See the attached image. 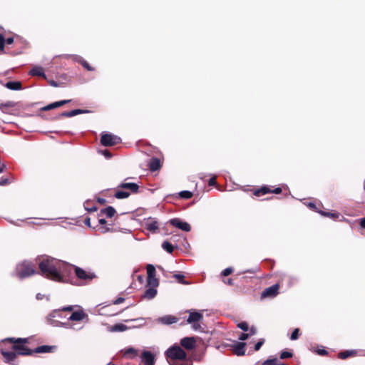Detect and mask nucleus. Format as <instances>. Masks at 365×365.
Instances as JSON below:
<instances>
[{"label": "nucleus", "instance_id": "1", "mask_svg": "<svg viewBox=\"0 0 365 365\" xmlns=\"http://www.w3.org/2000/svg\"><path fill=\"white\" fill-rule=\"evenodd\" d=\"M38 267L43 276L56 282H63L68 264L56 258L45 256L40 260Z\"/></svg>", "mask_w": 365, "mask_h": 365}, {"label": "nucleus", "instance_id": "2", "mask_svg": "<svg viewBox=\"0 0 365 365\" xmlns=\"http://www.w3.org/2000/svg\"><path fill=\"white\" fill-rule=\"evenodd\" d=\"M36 273V270L30 262L24 261L16 265V275L19 279L29 277Z\"/></svg>", "mask_w": 365, "mask_h": 365}, {"label": "nucleus", "instance_id": "3", "mask_svg": "<svg viewBox=\"0 0 365 365\" xmlns=\"http://www.w3.org/2000/svg\"><path fill=\"white\" fill-rule=\"evenodd\" d=\"M165 356L170 360H185L187 358V354L180 345L175 344L165 351Z\"/></svg>", "mask_w": 365, "mask_h": 365}, {"label": "nucleus", "instance_id": "4", "mask_svg": "<svg viewBox=\"0 0 365 365\" xmlns=\"http://www.w3.org/2000/svg\"><path fill=\"white\" fill-rule=\"evenodd\" d=\"M121 141L120 137L111 133H103L101 137V143L103 146H113Z\"/></svg>", "mask_w": 365, "mask_h": 365}, {"label": "nucleus", "instance_id": "5", "mask_svg": "<svg viewBox=\"0 0 365 365\" xmlns=\"http://www.w3.org/2000/svg\"><path fill=\"white\" fill-rule=\"evenodd\" d=\"M75 274L79 279L85 281H91L96 277V274L93 272H86L78 267H75Z\"/></svg>", "mask_w": 365, "mask_h": 365}, {"label": "nucleus", "instance_id": "6", "mask_svg": "<svg viewBox=\"0 0 365 365\" xmlns=\"http://www.w3.org/2000/svg\"><path fill=\"white\" fill-rule=\"evenodd\" d=\"M168 223L185 232H190L191 230L190 224L181 220L180 218H173L168 221Z\"/></svg>", "mask_w": 365, "mask_h": 365}, {"label": "nucleus", "instance_id": "7", "mask_svg": "<svg viewBox=\"0 0 365 365\" xmlns=\"http://www.w3.org/2000/svg\"><path fill=\"white\" fill-rule=\"evenodd\" d=\"M144 225L146 230L153 233H156L159 230V223L155 218L148 217L145 219Z\"/></svg>", "mask_w": 365, "mask_h": 365}, {"label": "nucleus", "instance_id": "8", "mask_svg": "<svg viewBox=\"0 0 365 365\" xmlns=\"http://www.w3.org/2000/svg\"><path fill=\"white\" fill-rule=\"evenodd\" d=\"M48 320L49 324L54 327H63L66 329H75V330H80L83 327L82 326L76 327V324H72V323H70L69 322H61L59 321H57V320H55V319H53L51 318H49Z\"/></svg>", "mask_w": 365, "mask_h": 365}, {"label": "nucleus", "instance_id": "9", "mask_svg": "<svg viewBox=\"0 0 365 365\" xmlns=\"http://www.w3.org/2000/svg\"><path fill=\"white\" fill-rule=\"evenodd\" d=\"M180 346L186 350H192L196 346V339L194 336H187L180 339Z\"/></svg>", "mask_w": 365, "mask_h": 365}, {"label": "nucleus", "instance_id": "10", "mask_svg": "<svg viewBox=\"0 0 365 365\" xmlns=\"http://www.w3.org/2000/svg\"><path fill=\"white\" fill-rule=\"evenodd\" d=\"M140 359L143 365H154L155 363V357L150 351H143L141 353Z\"/></svg>", "mask_w": 365, "mask_h": 365}, {"label": "nucleus", "instance_id": "11", "mask_svg": "<svg viewBox=\"0 0 365 365\" xmlns=\"http://www.w3.org/2000/svg\"><path fill=\"white\" fill-rule=\"evenodd\" d=\"M1 354L4 358V362L10 364L11 365H16V364L14 363V361L18 355L16 351H6L2 349L1 351Z\"/></svg>", "mask_w": 365, "mask_h": 365}, {"label": "nucleus", "instance_id": "12", "mask_svg": "<svg viewBox=\"0 0 365 365\" xmlns=\"http://www.w3.org/2000/svg\"><path fill=\"white\" fill-rule=\"evenodd\" d=\"M279 289V285L277 284H273L267 288H266L262 293L261 297L262 298L266 297H274L277 296L278 294V291Z\"/></svg>", "mask_w": 365, "mask_h": 365}, {"label": "nucleus", "instance_id": "13", "mask_svg": "<svg viewBox=\"0 0 365 365\" xmlns=\"http://www.w3.org/2000/svg\"><path fill=\"white\" fill-rule=\"evenodd\" d=\"M85 319H86V320L88 319V314H86L82 309H80V310L73 312L71 314V316L68 317V319L69 321L80 322V321H83Z\"/></svg>", "mask_w": 365, "mask_h": 365}, {"label": "nucleus", "instance_id": "14", "mask_svg": "<svg viewBox=\"0 0 365 365\" xmlns=\"http://www.w3.org/2000/svg\"><path fill=\"white\" fill-rule=\"evenodd\" d=\"M13 349L15 351H17L18 355H22V356H30L34 354L33 349H30L27 346H25L24 345H18L14 344L12 346Z\"/></svg>", "mask_w": 365, "mask_h": 365}, {"label": "nucleus", "instance_id": "15", "mask_svg": "<svg viewBox=\"0 0 365 365\" xmlns=\"http://www.w3.org/2000/svg\"><path fill=\"white\" fill-rule=\"evenodd\" d=\"M188 312L189 316L187 319V322L188 324H192V322H199L203 319L202 314L199 312L189 310Z\"/></svg>", "mask_w": 365, "mask_h": 365}, {"label": "nucleus", "instance_id": "16", "mask_svg": "<svg viewBox=\"0 0 365 365\" xmlns=\"http://www.w3.org/2000/svg\"><path fill=\"white\" fill-rule=\"evenodd\" d=\"M159 323L165 325H170L178 322V318L173 315H165L156 319Z\"/></svg>", "mask_w": 365, "mask_h": 365}, {"label": "nucleus", "instance_id": "17", "mask_svg": "<svg viewBox=\"0 0 365 365\" xmlns=\"http://www.w3.org/2000/svg\"><path fill=\"white\" fill-rule=\"evenodd\" d=\"M56 349V346L42 345L33 349L34 354L51 353Z\"/></svg>", "mask_w": 365, "mask_h": 365}, {"label": "nucleus", "instance_id": "18", "mask_svg": "<svg viewBox=\"0 0 365 365\" xmlns=\"http://www.w3.org/2000/svg\"><path fill=\"white\" fill-rule=\"evenodd\" d=\"M118 188L125 189L130 190L133 193H137L139 190V186L135 182H121L118 186Z\"/></svg>", "mask_w": 365, "mask_h": 365}, {"label": "nucleus", "instance_id": "19", "mask_svg": "<svg viewBox=\"0 0 365 365\" xmlns=\"http://www.w3.org/2000/svg\"><path fill=\"white\" fill-rule=\"evenodd\" d=\"M89 112L90 111L88 110L75 109V110H72L70 111L63 112L58 115V118H60V117L71 118V117L75 116L78 114H83V113H89Z\"/></svg>", "mask_w": 365, "mask_h": 365}, {"label": "nucleus", "instance_id": "20", "mask_svg": "<svg viewBox=\"0 0 365 365\" xmlns=\"http://www.w3.org/2000/svg\"><path fill=\"white\" fill-rule=\"evenodd\" d=\"M71 101V100H62L60 101L53 102L52 103H50L41 108L42 110L46 111L51 109H54L56 108H58L60 106H62L66 103H68Z\"/></svg>", "mask_w": 365, "mask_h": 365}, {"label": "nucleus", "instance_id": "21", "mask_svg": "<svg viewBox=\"0 0 365 365\" xmlns=\"http://www.w3.org/2000/svg\"><path fill=\"white\" fill-rule=\"evenodd\" d=\"M161 167L160 160L158 158H152L148 163V168L150 171H156Z\"/></svg>", "mask_w": 365, "mask_h": 365}, {"label": "nucleus", "instance_id": "22", "mask_svg": "<svg viewBox=\"0 0 365 365\" xmlns=\"http://www.w3.org/2000/svg\"><path fill=\"white\" fill-rule=\"evenodd\" d=\"M245 346L246 343L245 342H237L234 346V352L237 356H243L245 353Z\"/></svg>", "mask_w": 365, "mask_h": 365}, {"label": "nucleus", "instance_id": "23", "mask_svg": "<svg viewBox=\"0 0 365 365\" xmlns=\"http://www.w3.org/2000/svg\"><path fill=\"white\" fill-rule=\"evenodd\" d=\"M4 86L12 91H20L22 89L21 83L18 81H9L4 84Z\"/></svg>", "mask_w": 365, "mask_h": 365}, {"label": "nucleus", "instance_id": "24", "mask_svg": "<svg viewBox=\"0 0 365 365\" xmlns=\"http://www.w3.org/2000/svg\"><path fill=\"white\" fill-rule=\"evenodd\" d=\"M281 192H282V189L280 187H277L274 190H273L272 191H271L268 187H263L261 189L257 190V191H255V195L259 196L261 194L262 195H264V194H267V193H269V192H273V193H275V194H279Z\"/></svg>", "mask_w": 365, "mask_h": 365}, {"label": "nucleus", "instance_id": "25", "mask_svg": "<svg viewBox=\"0 0 365 365\" xmlns=\"http://www.w3.org/2000/svg\"><path fill=\"white\" fill-rule=\"evenodd\" d=\"M358 350L352 349V350H346L344 351H341L338 354V357L341 359H346L350 356H355L358 354Z\"/></svg>", "mask_w": 365, "mask_h": 365}, {"label": "nucleus", "instance_id": "26", "mask_svg": "<svg viewBox=\"0 0 365 365\" xmlns=\"http://www.w3.org/2000/svg\"><path fill=\"white\" fill-rule=\"evenodd\" d=\"M29 74L31 76H41L46 78V76L44 73L43 69L41 66H34L30 71Z\"/></svg>", "mask_w": 365, "mask_h": 365}, {"label": "nucleus", "instance_id": "27", "mask_svg": "<svg viewBox=\"0 0 365 365\" xmlns=\"http://www.w3.org/2000/svg\"><path fill=\"white\" fill-rule=\"evenodd\" d=\"M156 289L154 287H150L145 290L144 294L143 295V297L148 299H152L156 296Z\"/></svg>", "mask_w": 365, "mask_h": 365}, {"label": "nucleus", "instance_id": "28", "mask_svg": "<svg viewBox=\"0 0 365 365\" xmlns=\"http://www.w3.org/2000/svg\"><path fill=\"white\" fill-rule=\"evenodd\" d=\"M101 213L106 215L107 217H112L115 214L116 211L112 206H108L107 207L101 210Z\"/></svg>", "mask_w": 365, "mask_h": 365}, {"label": "nucleus", "instance_id": "29", "mask_svg": "<svg viewBox=\"0 0 365 365\" xmlns=\"http://www.w3.org/2000/svg\"><path fill=\"white\" fill-rule=\"evenodd\" d=\"M127 326L123 324H116L110 327V331L113 332H121L127 330Z\"/></svg>", "mask_w": 365, "mask_h": 365}, {"label": "nucleus", "instance_id": "30", "mask_svg": "<svg viewBox=\"0 0 365 365\" xmlns=\"http://www.w3.org/2000/svg\"><path fill=\"white\" fill-rule=\"evenodd\" d=\"M130 195V192L128 191H123V190H117L114 195V196L117 199H125L128 198Z\"/></svg>", "mask_w": 365, "mask_h": 365}, {"label": "nucleus", "instance_id": "31", "mask_svg": "<svg viewBox=\"0 0 365 365\" xmlns=\"http://www.w3.org/2000/svg\"><path fill=\"white\" fill-rule=\"evenodd\" d=\"M147 274H148V279H150L153 277H155V268L153 264H148L147 265Z\"/></svg>", "mask_w": 365, "mask_h": 365}, {"label": "nucleus", "instance_id": "32", "mask_svg": "<svg viewBox=\"0 0 365 365\" xmlns=\"http://www.w3.org/2000/svg\"><path fill=\"white\" fill-rule=\"evenodd\" d=\"M173 277L175 279H176L182 284L187 285V284H190V282H188L187 281L184 279L185 277L182 274H180V273L175 274L173 275Z\"/></svg>", "mask_w": 365, "mask_h": 365}, {"label": "nucleus", "instance_id": "33", "mask_svg": "<svg viewBox=\"0 0 365 365\" xmlns=\"http://www.w3.org/2000/svg\"><path fill=\"white\" fill-rule=\"evenodd\" d=\"M162 247L168 253H172L174 250L173 245L168 241H165L163 242Z\"/></svg>", "mask_w": 365, "mask_h": 365}, {"label": "nucleus", "instance_id": "34", "mask_svg": "<svg viewBox=\"0 0 365 365\" xmlns=\"http://www.w3.org/2000/svg\"><path fill=\"white\" fill-rule=\"evenodd\" d=\"M137 354H138V351L133 347L126 349L124 352L125 356L132 355L133 357H135L137 356Z\"/></svg>", "mask_w": 365, "mask_h": 365}, {"label": "nucleus", "instance_id": "35", "mask_svg": "<svg viewBox=\"0 0 365 365\" xmlns=\"http://www.w3.org/2000/svg\"><path fill=\"white\" fill-rule=\"evenodd\" d=\"M180 197L183 199H190L192 197V193L188 190H184L179 192Z\"/></svg>", "mask_w": 365, "mask_h": 365}, {"label": "nucleus", "instance_id": "36", "mask_svg": "<svg viewBox=\"0 0 365 365\" xmlns=\"http://www.w3.org/2000/svg\"><path fill=\"white\" fill-rule=\"evenodd\" d=\"M14 106V103L12 102V101H8L5 103H1L0 105V109L2 110V111H4L5 108H11V107H13Z\"/></svg>", "mask_w": 365, "mask_h": 365}, {"label": "nucleus", "instance_id": "37", "mask_svg": "<svg viewBox=\"0 0 365 365\" xmlns=\"http://www.w3.org/2000/svg\"><path fill=\"white\" fill-rule=\"evenodd\" d=\"M262 365H278V359H267V360L264 361Z\"/></svg>", "mask_w": 365, "mask_h": 365}, {"label": "nucleus", "instance_id": "38", "mask_svg": "<svg viewBox=\"0 0 365 365\" xmlns=\"http://www.w3.org/2000/svg\"><path fill=\"white\" fill-rule=\"evenodd\" d=\"M149 285H151L153 287H158V279L155 278V277H153L150 279H148Z\"/></svg>", "mask_w": 365, "mask_h": 365}, {"label": "nucleus", "instance_id": "39", "mask_svg": "<svg viewBox=\"0 0 365 365\" xmlns=\"http://www.w3.org/2000/svg\"><path fill=\"white\" fill-rule=\"evenodd\" d=\"M321 214L324 216L329 217L331 218H337L339 216L338 213H331L328 212H321Z\"/></svg>", "mask_w": 365, "mask_h": 365}, {"label": "nucleus", "instance_id": "40", "mask_svg": "<svg viewBox=\"0 0 365 365\" xmlns=\"http://www.w3.org/2000/svg\"><path fill=\"white\" fill-rule=\"evenodd\" d=\"M299 329L298 328L295 329L292 331V334L290 336V339L291 340H296V339H297L298 337H299Z\"/></svg>", "mask_w": 365, "mask_h": 365}, {"label": "nucleus", "instance_id": "41", "mask_svg": "<svg viewBox=\"0 0 365 365\" xmlns=\"http://www.w3.org/2000/svg\"><path fill=\"white\" fill-rule=\"evenodd\" d=\"M292 356V353H290L289 351H282L280 354L281 359L291 358Z\"/></svg>", "mask_w": 365, "mask_h": 365}, {"label": "nucleus", "instance_id": "42", "mask_svg": "<svg viewBox=\"0 0 365 365\" xmlns=\"http://www.w3.org/2000/svg\"><path fill=\"white\" fill-rule=\"evenodd\" d=\"M237 327H238L240 329H242V330H243V331H248V329H249L248 324H247L246 322H241V323H239V324H237Z\"/></svg>", "mask_w": 365, "mask_h": 365}, {"label": "nucleus", "instance_id": "43", "mask_svg": "<svg viewBox=\"0 0 365 365\" xmlns=\"http://www.w3.org/2000/svg\"><path fill=\"white\" fill-rule=\"evenodd\" d=\"M88 202H86L84 203V207L86 210L89 211V212H94V211H96L97 210V207L96 206L93 205V206H90L88 207Z\"/></svg>", "mask_w": 365, "mask_h": 365}, {"label": "nucleus", "instance_id": "44", "mask_svg": "<svg viewBox=\"0 0 365 365\" xmlns=\"http://www.w3.org/2000/svg\"><path fill=\"white\" fill-rule=\"evenodd\" d=\"M264 343V339H260L255 344V351H258L259 350V349L261 348V346L263 345V344Z\"/></svg>", "mask_w": 365, "mask_h": 365}, {"label": "nucleus", "instance_id": "45", "mask_svg": "<svg viewBox=\"0 0 365 365\" xmlns=\"http://www.w3.org/2000/svg\"><path fill=\"white\" fill-rule=\"evenodd\" d=\"M81 65H82V66H83L86 69H87L88 71H93V70H94V68H93V67H91V66L88 64V63L86 61H85V60H83V61L81 62Z\"/></svg>", "mask_w": 365, "mask_h": 365}, {"label": "nucleus", "instance_id": "46", "mask_svg": "<svg viewBox=\"0 0 365 365\" xmlns=\"http://www.w3.org/2000/svg\"><path fill=\"white\" fill-rule=\"evenodd\" d=\"M232 272H233L232 268H231V267H227V268L225 269L222 272L221 274H222V276H227V275L230 274Z\"/></svg>", "mask_w": 365, "mask_h": 365}, {"label": "nucleus", "instance_id": "47", "mask_svg": "<svg viewBox=\"0 0 365 365\" xmlns=\"http://www.w3.org/2000/svg\"><path fill=\"white\" fill-rule=\"evenodd\" d=\"M5 38L3 35L0 34V51H3L4 48Z\"/></svg>", "mask_w": 365, "mask_h": 365}, {"label": "nucleus", "instance_id": "48", "mask_svg": "<svg viewBox=\"0 0 365 365\" xmlns=\"http://www.w3.org/2000/svg\"><path fill=\"white\" fill-rule=\"evenodd\" d=\"M7 340H9L12 342H16V343H19V342H26L27 341V339H22V338H18L16 339H14L13 338H9L7 339Z\"/></svg>", "mask_w": 365, "mask_h": 365}, {"label": "nucleus", "instance_id": "49", "mask_svg": "<svg viewBox=\"0 0 365 365\" xmlns=\"http://www.w3.org/2000/svg\"><path fill=\"white\" fill-rule=\"evenodd\" d=\"M316 352L321 356H326L328 354V351L325 350L324 348L318 349Z\"/></svg>", "mask_w": 365, "mask_h": 365}, {"label": "nucleus", "instance_id": "50", "mask_svg": "<svg viewBox=\"0 0 365 365\" xmlns=\"http://www.w3.org/2000/svg\"><path fill=\"white\" fill-rule=\"evenodd\" d=\"M191 324L192 329L195 331H198L201 329V326L198 322H192Z\"/></svg>", "mask_w": 365, "mask_h": 365}, {"label": "nucleus", "instance_id": "51", "mask_svg": "<svg viewBox=\"0 0 365 365\" xmlns=\"http://www.w3.org/2000/svg\"><path fill=\"white\" fill-rule=\"evenodd\" d=\"M72 58L74 61L78 62L80 63H81V62L84 60L81 56L77 55L72 56Z\"/></svg>", "mask_w": 365, "mask_h": 365}, {"label": "nucleus", "instance_id": "52", "mask_svg": "<svg viewBox=\"0 0 365 365\" xmlns=\"http://www.w3.org/2000/svg\"><path fill=\"white\" fill-rule=\"evenodd\" d=\"M248 337H249L248 334L241 333V334L239 336V339L241 341H245V340L247 339Z\"/></svg>", "mask_w": 365, "mask_h": 365}, {"label": "nucleus", "instance_id": "53", "mask_svg": "<svg viewBox=\"0 0 365 365\" xmlns=\"http://www.w3.org/2000/svg\"><path fill=\"white\" fill-rule=\"evenodd\" d=\"M124 301H125V299L123 297H118L113 302V304H120L123 303Z\"/></svg>", "mask_w": 365, "mask_h": 365}, {"label": "nucleus", "instance_id": "54", "mask_svg": "<svg viewBox=\"0 0 365 365\" xmlns=\"http://www.w3.org/2000/svg\"><path fill=\"white\" fill-rule=\"evenodd\" d=\"M9 183L8 178H1L0 180V185H5Z\"/></svg>", "mask_w": 365, "mask_h": 365}, {"label": "nucleus", "instance_id": "55", "mask_svg": "<svg viewBox=\"0 0 365 365\" xmlns=\"http://www.w3.org/2000/svg\"><path fill=\"white\" fill-rule=\"evenodd\" d=\"M172 365H192V364L191 361H184L181 362V363L173 364Z\"/></svg>", "mask_w": 365, "mask_h": 365}, {"label": "nucleus", "instance_id": "56", "mask_svg": "<svg viewBox=\"0 0 365 365\" xmlns=\"http://www.w3.org/2000/svg\"><path fill=\"white\" fill-rule=\"evenodd\" d=\"M208 184L210 186H213L216 184V180H215V178L213 177V178H211L210 180H209V182H208Z\"/></svg>", "mask_w": 365, "mask_h": 365}, {"label": "nucleus", "instance_id": "57", "mask_svg": "<svg viewBox=\"0 0 365 365\" xmlns=\"http://www.w3.org/2000/svg\"><path fill=\"white\" fill-rule=\"evenodd\" d=\"M73 306H67V307H63L61 308V310L65 311V312L66 311L71 312V311H73Z\"/></svg>", "mask_w": 365, "mask_h": 365}, {"label": "nucleus", "instance_id": "58", "mask_svg": "<svg viewBox=\"0 0 365 365\" xmlns=\"http://www.w3.org/2000/svg\"><path fill=\"white\" fill-rule=\"evenodd\" d=\"M249 330H250V333L248 334H249V336H250V335H254V334H256V332H257V329H256V328H255V327H252Z\"/></svg>", "mask_w": 365, "mask_h": 365}, {"label": "nucleus", "instance_id": "59", "mask_svg": "<svg viewBox=\"0 0 365 365\" xmlns=\"http://www.w3.org/2000/svg\"><path fill=\"white\" fill-rule=\"evenodd\" d=\"M102 153L106 156V158H110L111 157L110 152L107 150L103 151Z\"/></svg>", "mask_w": 365, "mask_h": 365}, {"label": "nucleus", "instance_id": "60", "mask_svg": "<svg viewBox=\"0 0 365 365\" xmlns=\"http://www.w3.org/2000/svg\"><path fill=\"white\" fill-rule=\"evenodd\" d=\"M13 42H14V38H12V37H9L6 39H5V43H6L7 44H11V43H13Z\"/></svg>", "mask_w": 365, "mask_h": 365}, {"label": "nucleus", "instance_id": "61", "mask_svg": "<svg viewBox=\"0 0 365 365\" xmlns=\"http://www.w3.org/2000/svg\"><path fill=\"white\" fill-rule=\"evenodd\" d=\"M84 224L88 227H91V219L89 217H86L84 220Z\"/></svg>", "mask_w": 365, "mask_h": 365}, {"label": "nucleus", "instance_id": "62", "mask_svg": "<svg viewBox=\"0 0 365 365\" xmlns=\"http://www.w3.org/2000/svg\"><path fill=\"white\" fill-rule=\"evenodd\" d=\"M360 225L361 227L365 228V217L360 220Z\"/></svg>", "mask_w": 365, "mask_h": 365}, {"label": "nucleus", "instance_id": "63", "mask_svg": "<svg viewBox=\"0 0 365 365\" xmlns=\"http://www.w3.org/2000/svg\"><path fill=\"white\" fill-rule=\"evenodd\" d=\"M49 84L51 86H53V87H58V83H56V81H51L49 82Z\"/></svg>", "mask_w": 365, "mask_h": 365}, {"label": "nucleus", "instance_id": "64", "mask_svg": "<svg viewBox=\"0 0 365 365\" xmlns=\"http://www.w3.org/2000/svg\"><path fill=\"white\" fill-rule=\"evenodd\" d=\"M43 295H42V294H40V293L37 294H36V299H38V300L42 299H43Z\"/></svg>", "mask_w": 365, "mask_h": 365}]
</instances>
